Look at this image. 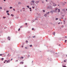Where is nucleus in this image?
Returning a JSON list of instances; mask_svg holds the SVG:
<instances>
[{
    "label": "nucleus",
    "mask_w": 67,
    "mask_h": 67,
    "mask_svg": "<svg viewBox=\"0 0 67 67\" xmlns=\"http://www.w3.org/2000/svg\"><path fill=\"white\" fill-rule=\"evenodd\" d=\"M42 3H44V2H43V1H42Z\"/></svg>",
    "instance_id": "4d7b16f0"
},
{
    "label": "nucleus",
    "mask_w": 67,
    "mask_h": 67,
    "mask_svg": "<svg viewBox=\"0 0 67 67\" xmlns=\"http://www.w3.org/2000/svg\"><path fill=\"white\" fill-rule=\"evenodd\" d=\"M21 58H23V59L24 58V57H21Z\"/></svg>",
    "instance_id": "2f4dec72"
},
{
    "label": "nucleus",
    "mask_w": 67,
    "mask_h": 67,
    "mask_svg": "<svg viewBox=\"0 0 67 67\" xmlns=\"http://www.w3.org/2000/svg\"><path fill=\"white\" fill-rule=\"evenodd\" d=\"M9 12V10H7L6 11V12L7 13H8Z\"/></svg>",
    "instance_id": "4be33fe9"
},
{
    "label": "nucleus",
    "mask_w": 67,
    "mask_h": 67,
    "mask_svg": "<svg viewBox=\"0 0 67 67\" xmlns=\"http://www.w3.org/2000/svg\"><path fill=\"white\" fill-rule=\"evenodd\" d=\"M7 27H4V29H7Z\"/></svg>",
    "instance_id": "58836bf2"
},
{
    "label": "nucleus",
    "mask_w": 67,
    "mask_h": 67,
    "mask_svg": "<svg viewBox=\"0 0 67 67\" xmlns=\"http://www.w3.org/2000/svg\"><path fill=\"white\" fill-rule=\"evenodd\" d=\"M27 7L29 9V8H30V6L29 5H27Z\"/></svg>",
    "instance_id": "ddd939ff"
},
{
    "label": "nucleus",
    "mask_w": 67,
    "mask_h": 67,
    "mask_svg": "<svg viewBox=\"0 0 67 67\" xmlns=\"http://www.w3.org/2000/svg\"><path fill=\"white\" fill-rule=\"evenodd\" d=\"M55 11H57V10L58 9V8H55Z\"/></svg>",
    "instance_id": "a211bd4d"
},
{
    "label": "nucleus",
    "mask_w": 67,
    "mask_h": 67,
    "mask_svg": "<svg viewBox=\"0 0 67 67\" xmlns=\"http://www.w3.org/2000/svg\"><path fill=\"white\" fill-rule=\"evenodd\" d=\"M48 8L49 9H52V6H49V7H48Z\"/></svg>",
    "instance_id": "20e7f679"
},
{
    "label": "nucleus",
    "mask_w": 67,
    "mask_h": 67,
    "mask_svg": "<svg viewBox=\"0 0 67 67\" xmlns=\"http://www.w3.org/2000/svg\"><path fill=\"white\" fill-rule=\"evenodd\" d=\"M24 62H21L20 63V64H23Z\"/></svg>",
    "instance_id": "6e6552de"
},
{
    "label": "nucleus",
    "mask_w": 67,
    "mask_h": 67,
    "mask_svg": "<svg viewBox=\"0 0 67 67\" xmlns=\"http://www.w3.org/2000/svg\"><path fill=\"white\" fill-rule=\"evenodd\" d=\"M52 11H53V12H56V11L55 10H52Z\"/></svg>",
    "instance_id": "9d476101"
},
{
    "label": "nucleus",
    "mask_w": 67,
    "mask_h": 67,
    "mask_svg": "<svg viewBox=\"0 0 67 67\" xmlns=\"http://www.w3.org/2000/svg\"><path fill=\"white\" fill-rule=\"evenodd\" d=\"M9 62H10V60H8L7 61V63H9Z\"/></svg>",
    "instance_id": "4468645a"
},
{
    "label": "nucleus",
    "mask_w": 67,
    "mask_h": 67,
    "mask_svg": "<svg viewBox=\"0 0 67 67\" xmlns=\"http://www.w3.org/2000/svg\"><path fill=\"white\" fill-rule=\"evenodd\" d=\"M47 52H49V51L48 50H47Z\"/></svg>",
    "instance_id": "bf43d9fd"
},
{
    "label": "nucleus",
    "mask_w": 67,
    "mask_h": 67,
    "mask_svg": "<svg viewBox=\"0 0 67 67\" xmlns=\"http://www.w3.org/2000/svg\"><path fill=\"white\" fill-rule=\"evenodd\" d=\"M9 23L10 24H11V21H10Z\"/></svg>",
    "instance_id": "09e8293b"
},
{
    "label": "nucleus",
    "mask_w": 67,
    "mask_h": 67,
    "mask_svg": "<svg viewBox=\"0 0 67 67\" xmlns=\"http://www.w3.org/2000/svg\"><path fill=\"white\" fill-rule=\"evenodd\" d=\"M37 20V18H36L35 19V20Z\"/></svg>",
    "instance_id": "e433bc0d"
},
{
    "label": "nucleus",
    "mask_w": 67,
    "mask_h": 67,
    "mask_svg": "<svg viewBox=\"0 0 67 67\" xmlns=\"http://www.w3.org/2000/svg\"><path fill=\"white\" fill-rule=\"evenodd\" d=\"M23 9L24 10V9H25V8H23Z\"/></svg>",
    "instance_id": "864d4df0"
},
{
    "label": "nucleus",
    "mask_w": 67,
    "mask_h": 67,
    "mask_svg": "<svg viewBox=\"0 0 67 67\" xmlns=\"http://www.w3.org/2000/svg\"><path fill=\"white\" fill-rule=\"evenodd\" d=\"M65 3H67V2H64Z\"/></svg>",
    "instance_id": "774afa93"
},
{
    "label": "nucleus",
    "mask_w": 67,
    "mask_h": 67,
    "mask_svg": "<svg viewBox=\"0 0 67 67\" xmlns=\"http://www.w3.org/2000/svg\"><path fill=\"white\" fill-rule=\"evenodd\" d=\"M25 25H27V23H26Z\"/></svg>",
    "instance_id": "ea45409f"
},
{
    "label": "nucleus",
    "mask_w": 67,
    "mask_h": 67,
    "mask_svg": "<svg viewBox=\"0 0 67 67\" xmlns=\"http://www.w3.org/2000/svg\"><path fill=\"white\" fill-rule=\"evenodd\" d=\"M63 11H65V9H63Z\"/></svg>",
    "instance_id": "a18cd8bd"
},
{
    "label": "nucleus",
    "mask_w": 67,
    "mask_h": 67,
    "mask_svg": "<svg viewBox=\"0 0 67 67\" xmlns=\"http://www.w3.org/2000/svg\"><path fill=\"white\" fill-rule=\"evenodd\" d=\"M35 37V36H33L32 37H33L34 38V37Z\"/></svg>",
    "instance_id": "c03bdc74"
},
{
    "label": "nucleus",
    "mask_w": 67,
    "mask_h": 67,
    "mask_svg": "<svg viewBox=\"0 0 67 67\" xmlns=\"http://www.w3.org/2000/svg\"><path fill=\"white\" fill-rule=\"evenodd\" d=\"M30 31H28L27 32L28 33H30Z\"/></svg>",
    "instance_id": "a878e982"
},
{
    "label": "nucleus",
    "mask_w": 67,
    "mask_h": 67,
    "mask_svg": "<svg viewBox=\"0 0 67 67\" xmlns=\"http://www.w3.org/2000/svg\"><path fill=\"white\" fill-rule=\"evenodd\" d=\"M29 46L30 47H32V44H31Z\"/></svg>",
    "instance_id": "2eb2a0df"
},
{
    "label": "nucleus",
    "mask_w": 67,
    "mask_h": 67,
    "mask_svg": "<svg viewBox=\"0 0 67 67\" xmlns=\"http://www.w3.org/2000/svg\"><path fill=\"white\" fill-rule=\"evenodd\" d=\"M2 54H0V56H2Z\"/></svg>",
    "instance_id": "8fccbe9b"
},
{
    "label": "nucleus",
    "mask_w": 67,
    "mask_h": 67,
    "mask_svg": "<svg viewBox=\"0 0 67 67\" xmlns=\"http://www.w3.org/2000/svg\"><path fill=\"white\" fill-rule=\"evenodd\" d=\"M25 48L26 49L27 48L26 47H25Z\"/></svg>",
    "instance_id": "603ef678"
},
{
    "label": "nucleus",
    "mask_w": 67,
    "mask_h": 67,
    "mask_svg": "<svg viewBox=\"0 0 67 67\" xmlns=\"http://www.w3.org/2000/svg\"><path fill=\"white\" fill-rule=\"evenodd\" d=\"M23 46H22V48H23Z\"/></svg>",
    "instance_id": "052dcab7"
},
{
    "label": "nucleus",
    "mask_w": 67,
    "mask_h": 67,
    "mask_svg": "<svg viewBox=\"0 0 67 67\" xmlns=\"http://www.w3.org/2000/svg\"><path fill=\"white\" fill-rule=\"evenodd\" d=\"M50 13H52V14H53V13H53V10H51Z\"/></svg>",
    "instance_id": "0eeeda50"
},
{
    "label": "nucleus",
    "mask_w": 67,
    "mask_h": 67,
    "mask_svg": "<svg viewBox=\"0 0 67 67\" xmlns=\"http://www.w3.org/2000/svg\"><path fill=\"white\" fill-rule=\"evenodd\" d=\"M66 42H67V40H65V43H66Z\"/></svg>",
    "instance_id": "4c0bfd02"
},
{
    "label": "nucleus",
    "mask_w": 67,
    "mask_h": 67,
    "mask_svg": "<svg viewBox=\"0 0 67 67\" xmlns=\"http://www.w3.org/2000/svg\"><path fill=\"white\" fill-rule=\"evenodd\" d=\"M35 8V7H34L33 6H32V8H33V9H34V8Z\"/></svg>",
    "instance_id": "c9c22d12"
},
{
    "label": "nucleus",
    "mask_w": 67,
    "mask_h": 67,
    "mask_svg": "<svg viewBox=\"0 0 67 67\" xmlns=\"http://www.w3.org/2000/svg\"><path fill=\"white\" fill-rule=\"evenodd\" d=\"M58 13H59V12H60V9H58Z\"/></svg>",
    "instance_id": "f3484780"
},
{
    "label": "nucleus",
    "mask_w": 67,
    "mask_h": 67,
    "mask_svg": "<svg viewBox=\"0 0 67 67\" xmlns=\"http://www.w3.org/2000/svg\"><path fill=\"white\" fill-rule=\"evenodd\" d=\"M39 3V1H37L35 2V3L36 4H37V3Z\"/></svg>",
    "instance_id": "423d86ee"
},
{
    "label": "nucleus",
    "mask_w": 67,
    "mask_h": 67,
    "mask_svg": "<svg viewBox=\"0 0 67 67\" xmlns=\"http://www.w3.org/2000/svg\"><path fill=\"white\" fill-rule=\"evenodd\" d=\"M1 59V60H3V59H4L3 58H2Z\"/></svg>",
    "instance_id": "5701e85b"
},
{
    "label": "nucleus",
    "mask_w": 67,
    "mask_h": 67,
    "mask_svg": "<svg viewBox=\"0 0 67 67\" xmlns=\"http://www.w3.org/2000/svg\"><path fill=\"white\" fill-rule=\"evenodd\" d=\"M50 52L51 53V54H52V53H54L55 52H53V51H50Z\"/></svg>",
    "instance_id": "39448f33"
},
{
    "label": "nucleus",
    "mask_w": 67,
    "mask_h": 67,
    "mask_svg": "<svg viewBox=\"0 0 67 67\" xmlns=\"http://www.w3.org/2000/svg\"><path fill=\"white\" fill-rule=\"evenodd\" d=\"M56 20H58V18H56L55 19Z\"/></svg>",
    "instance_id": "c85d7f7f"
},
{
    "label": "nucleus",
    "mask_w": 67,
    "mask_h": 67,
    "mask_svg": "<svg viewBox=\"0 0 67 67\" xmlns=\"http://www.w3.org/2000/svg\"><path fill=\"white\" fill-rule=\"evenodd\" d=\"M62 4L63 5H65V4L64 3H62Z\"/></svg>",
    "instance_id": "b1692460"
},
{
    "label": "nucleus",
    "mask_w": 67,
    "mask_h": 67,
    "mask_svg": "<svg viewBox=\"0 0 67 67\" xmlns=\"http://www.w3.org/2000/svg\"><path fill=\"white\" fill-rule=\"evenodd\" d=\"M43 12H45V10H43Z\"/></svg>",
    "instance_id": "393cba45"
},
{
    "label": "nucleus",
    "mask_w": 67,
    "mask_h": 67,
    "mask_svg": "<svg viewBox=\"0 0 67 67\" xmlns=\"http://www.w3.org/2000/svg\"><path fill=\"white\" fill-rule=\"evenodd\" d=\"M11 38L10 37H8L7 38V39L8 40H9V41H10V39Z\"/></svg>",
    "instance_id": "f03ea898"
},
{
    "label": "nucleus",
    "mask_w": 67,
    "mask_h": 67,
    "mask_svg": "<svg viewBox=\"0 0 67 67\" xmlns=\"http://www.w3.org/2000/svg\"><path fill=\"white\" fill-rule=\"evenodd\" d=\"M2 29L1 28L0 29V33H2Z\"/></svg>",
    "instance_id": "7ed1b4c3"
},
{
    "label": "nucleus",
    "mask_w": 67,
    "mask_h": 67,
    "mask_svg": "<svg viewBox=\"0 0 67 67\" xmlns=\"http://www.w3.org/2000/svg\"><path fill=\"white\" fill-rule=\"evenodd\" d=\"M34 30V28H32V30Z\"/></svg>",
    "instance_id": "49530a36"
},
{
    "label": "nucleus",
    "mask_w": 67,
    "mask_h": 67,
    "mask_svg": "<svg viewBox=\"0 0 67 67\" xmlns=\"http://www.w3.org/2000/svg\"><path fill=\"white\" fill-rule=\"evenodd\" d=\"M20 28H19L18 30V31H20Z\"/></svg>",
    "instance_id": "bb28decb"
},
{
    "label": "nucleus",
    "mask_w": 67,
    "mask_h": 67,
    "mask_svg": "<svg viewBox=\"0 0 67 67\" xmlns=\"http://www.w3.org/2000/svg\"><path fill=\"white\" fill-rule=\"evenodd\" d=\"M59 46H60V44H59Z\"/></svg>",
    "instance_id": "0e129e2a"
},
{
    "label": "nucleus",
    "mask_w": 67,
    "mask_h": 67,
    "mask_svg": "<svg viewBox=\"0 0 67 67\" xmlns=\"http://www.w3.org/2000/svg\"><path fill=\"white\" fill-rule=\"evenodd\" d=\"M5 18H6V17H3V19H5Z\"/></svg>",
    "instance_id": "72a5a7b5"
},
{
    "label": "nucleus",
    "mask_w": 67,
    "mask_h": 67,
    "mask_svg": "<svg viewBox=\"0 0 67 67\" xmlns=\"http://www.w3.org/2000/svg\"><path fill=\"white\" fill-rule=\"evenodd\" d=\"M0 9H2V7H1Z\"/></svg>",
    "instance_id": "680f3d73"
},
{
    "label": "nucleus",
    "mask_w": 67,
    "mask_h": 67,
    "mask_svg": "<svg viewBox=\"0 0 67 67\" xmlns=\"http://www.w3.org/2000/svg\"><path fill=\"white\" fill-rule=\"evenodd\" d=\"M26 43H28V41H26Z\"/></svg>",
    "instance_id": "7c9ffc66"
},
{
    "label": "nucleus",
    "mask_w": 67,
    "mask_h": 67,
    "mask_svg": "<svg viewBox=\"0 0 67 67\" xmlns=\"http://www.w3.org/2000/svg\"><path fill=\"white\" fill-rule=\"evenodd\" d=\"M16 18L18 19V17H16Z\"/></svg>",
    "instance_id": "5fc2aeb1"
},
{
    "label": "nucleus",
    "mask_w": 67,
    "mask_h": 67,
    "mask_svg": "<svg viewBox=\"0 0 67 67\" xmlns=\"http://www.w3.org/2000/svg\"><path fill=\"white\" fill-rule=\"evenodd\" d=\"M62 16H63V17H64V16H65V15H62Z\"/></svg>",
    "instance_id": "473e14b6"
},
{
    "label": "nucleus",
    "mask_w": 67,
    "mask_h": 67,
    "mask_svg": "<svg viewBox=\"0 0 67 67\" xmlns=\"http://www.w3.org/2000/svg\"><path fill=\"white\" fill-rule=\"evenodd\" d=\"M23 27V26H21L20 27V28H22Z\"/></svg>",
    "instance_id": "f704fd0d"
},
{
    "label": "nucleus",
    "mask_w": 67,
    "mask_h": 67,
    "mask_svg": "<svg viewBox=\"0 0 67 67\" xmlns=\"http://www.w3.org/2000/svg\"><path fill=\"white\" fill-rule=\"evenodd\" d=\"M12 8H13V7H10V9H12Z\"/></svg>",
    "instance_id": "6ab92c4d"
},
{
    "label": "nucleus",
    "mask_w": 67,
    "mask_h": 67,
    "mask_svg": "<svg viewBox=\"0 0 67 67\" xmlns=\"http://www.w3.org/2000/svg\"><path fill=\"white\" fill-rule=\"evenodd\" d=\"M53 35H55V32H54L53 33Z\"/></svg>",
    "instance_id": "9b49d317"
},
{
    "label": "nucleus",
    "mask_w": 67,
    "mask_h": 67,
    "mask_svg": "<svg viewBox=\"0 0 67 67\" xmlns=\"http://www.w3.org/2000/svg\"><path fill=\"white\" fill-rule=\"evenodd\" d=\"M7 15H10V14H9V13H7Z\"/></svg>",
    "instance_id": "cd10ccee"
},
{
    "label": "nucleus",
    "mask_w": 67,
    "mask_h": 67,
    "mask_svg": "<svg viewBox=\"0 0 67 67\" xmlns=\"http://www.w3.org/2000/svg\"><path fill=\"white\" fill-rule=\"evenodd\" d=\"M66 57H67V54L66 55Z\"/></svg>",
    "instance_id": "69168bd1"
},
{
    "label": "nucleus",
    "mask_w": 67,
    "mask_h": 67,
    "mask_svg": "<svg viewBox=\"0 0 67 67\" xmlns=\"http://www.w3.org/2000/svg\"><path fill=\"white\" fill-rule=\"evenodd\" d=\"M56 5H57L56 4H55L53 5V6H54V7H56Z\"/></svg>",
    "instance_id": "412c9836"
},
{
    "label": "nucleus",
    "mask_w": 67,
    "mask_h": 67,
    "mask_svg": "<svg viewBox=\"0 0 67 67\" xmlns=\"http://www.w3.org/2000/svg\"><path fill=\"white\" fill-rule=\"evenodd\" d=\"M11 56V54H8L7 55V57H10Z\"/></svg>",
    "instance_id": "f257e3e1"
},
{
    "label": "nucleus",
    "mask_w": 67,
    "mask_h": 67,
    "mask_svg": "<svg viewBox=\"0 0 67 67\" xmlns=\"http://www.w3.org/2000/svg\"><path fill=\"white\" fill-rule=\"evenodd\" d=\"M29 9H30V10L31 9V8H29Z\"/></svg>",
    "instance_id": "6e6d98bb"
},
{
    "label": "nucleus",
    "mask_w": 67,
    "mask_h": 67,
    "mask_svg": "<svg viewBox=\"0 0 67 67\" xmlns=\"http://www.w3.org/2000/svg\"><path fill=\"white\" fill-rule=\"evenodd\" d=\"M13 59H11L10 60L11 61H12V60Z\"/></svg>",
    "instance_id": "e2e57ef3"
},
{
    "label": "nucleus",
    "mask_w": 67,
    "mask_h": 67,
    "mask_svg": "<svg viewBox=\"0 0 67 67\" xmlns=\"http://www.w3.org/2000/svg\"><path fill=\"white\" fill-rule=\"evenodd\" d=\"M13 10L14 11H15V9H13Z\"/></svg>",
    "instance_id": "13d9d810"
},
{
    "label": "nucleus",
    "mask_w": 67,
    "mask_h": 67,
    "mask_svg": "<svg viewBox=\"0 0 67 67\" xmlns=\"http://www.w3.org/2000/svg\"><path fill=\"white\" fill-rule=\"evenodd\" d=\"M59 21H62V20H61V19H59Z\"/></svg>",
    "instance_id": "de8ad7c7"
},
{
    "label": "nucleus",
    "mask_w": 67,
    "mask_h": 67,
    "mask_svg": "<svg viewBox=\"0 0 67 67\" xmlns=\"http://www.w3.org/2000/svg\"><path fill=\"white\" fill-rule=\"evenodd\" d=\"M47 15V14H45L44 15V16H45V17Z\"/></svg>",
    "instance_id": "f8f14e48"
},
{
    "label": "nucleus",
    "mask_w": 67,
    "mask_h": 67,
    "mask_svg": "<svg viewBox=\"0 0 67 67\" xmlns=\"http://www.w3.org/2000/svg\"><path fill=\"white\" fill-rule=\"evenodd\" d=\"M63 67H66V66H63Z\"/></svg>",
    "instance_id": "79ce46f5"
},
{
    "label": "nucleus",
    "mask_w": 67,
    "mask_h": 67,
    "mask_svg": "<svg viewBox=\"0 0 67 67\" xmlns=\"http://www.w3.org/2000/svg\"><path fill=\"white\" fill-rule=\"evenodd\" d=\"M64 62H66V60H64Z\"/></svg>",
    "instance_id": "a19ab883"
},
{
    "label": "nucleus",
    "mask_w": 67,
    "mask_h": 67,
    "mask_svg": "<svg viewBox=\"0 0 67 67\" xmlns=\"http://www.w3.org/2000/svg\"><path fill=\"white\" fill-rule=\"evenodd\" d=\"M19 59H20L21 60V59H22V58H21V57H19Z\"/></svg>",
    "instance_id": "c756f323"
},
{
    "label": "nucleus",
    "mask_w": 67,
    "mask_h": 67,
    "mask_svg": "<svg viewBox=\"0 0 67 67\" xmlns=\"http://www.w3.org/2000/svg\"><path fill=\"white\" fill-rule=\"evenodd\" d=\"M31 2H32V3H34V2H35L33 1H32Z\"/></svg>",
    "instance_id": "aec40b11"
},
{
    "label": "nucleus",
    "mask_w": 67,
    "mask_h": 67,
    "mask_svg": "<svg viewBox=\"0 0 67 67\" xmlns=\"http://www.w3.org/2000/svg\"><path fill=\"white\" fill-rule=\"evenodd\" d=\"M25 67H27V65H25L24 66Z\"/></svg>",
    "instance_id": "37998d69"
},
{
    "label": "nucleus",
    "mask_w": 67,
    "mask_h": 67,
    "mask_svg": "<svg viewBox=\"0 0 67 67\" xmlns=\"http://www.w3.org/2000/svg\"><path fill=\"white\" fill-rule=\"evenodd\" d=\"M11 16H12L13 17L14 16V14H11Z\"/></svg>",
    "instance_id": "dca6fc26"
},
{
    "label": "nucleus",
    "mask_w": 67,
    "mask_h": 67,
    "mask_svg": "<svg viewBox=\"0 0 67 67\" xmlns=\"http://www.w3.org/2000/svg\"><path fill=\"white\" fill-rule=\"evenodd\" d=\"M64 27V26H62V28H63V27Z\"/></svg>",
    "instance_id": "3c124183"
},
{
    "label": "nucleus",
    "mask_w": 67,
    "mask_h": 67,
    "mask_svg": "<svg viewBox=\"0 0 67 67\" xmlns=\"http://www.w3.org/2000/svg\"><path fill=\"white\" fill-rule=\"evenodd\" d=\"M18 60H16L15 61V62H18Z\"/></svg>",
    "instance_id": "338daca9"
},
{
    "label": "nucleus",
    "mask_w": 67,
    "mask_h": 67,
    "mask_svg": "<svg viewBox=\"0 0 67 67\" xmlns=\"http://www.w3.org/2000/svg\"><path fill=\"white\" fill-rule=\"evenodd\" d=\"M22 4L21 2H18V4Z\"/></svg>",
    "instance_id": "1a4fd4ad"
}]
</instances>
